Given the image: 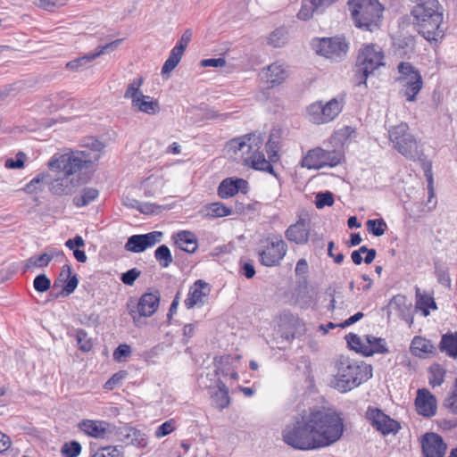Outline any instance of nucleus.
<instances>
[{
	"mask_svg": "<svg viewBox=\"0 0 457 457\" xmlns=\"http://www.w3.org/2000/svg\"><path fill=\"white\" fill-rule=\"evenodd\" d=\"M85 182L82 177H74L58 172L54 179H50L49 191L58 196L71 195Z\"/></svg>",
	"mask_w": 457,
	"mask_h": 457,
	"instance_id": "obj_15",
	"label": "nucleus"
},
{
	"mask_svg": "<svg viewBox=\"0 0 457 457\" xmlns=\"http://www.w3.org/2000/svg\"><path fill=\"white\" fill-rule=\"evenodd\" d=\"M445 374V369L441 365L434 363L429 368V384L432 386H440L444 382Z\"/></svg>",
	"mask_w": 457,
	"mask_h": 457,
	"instance_id": "obj_45",
	"label": "nucleus"
},
{
	"mask_svg": "<svg viewBox=\"0 0 457 457\" xmlns=\"http://www.w3.org/2000/svg\"><path fill=\"white\" fill-rule=\"evenodd\" d=\"M345 340L351 349L363 355V349L367 347L366 341L363 342L361 337L354 333H349L346 335Z\"/></svg>",
	"mask_w": 457,
	"mask_h": 457,
	"instance_id": "obj_49",
	"label": "nucleus"
},
{
	"mask_svg": "<svg viewBox=\"0 0 457 457\" xmlns=\"http://www.w3.org/2000/svg\"><path fill=\"white\" fill-rule=\"evenodd\" d=\"M414 6L411 14L418 31L428 41H437L444 37L441 29L443 9L438 0H411Z\"/></svg>",
	"mask_w": 457,
	"mask_h": 457,
	"instance_id": "obj_1",
	"label": "nucleus"
},
{
	"mask_svg": "<svg viewBox=\"0 0 457 457\" xmlns=\"http://www.w3.org/2000/svg\"><path fill=\"white\" fill-rule=\"evenodd\" d=\"M27 156L23 152H18L15 159L9 158L5 161L4 166L7 169H21L23 168Z\"/></svg>",
	"mask_w": 457,
	"mask_h": 457,
	"instance_id": "obj_59",
	"label": "nucleus"
},
{
	"mask_svg": "<svg viewBox=\"0 0 457 457\" xmlns=\"http://www.w3.org/2000/svg\"><path fill=\"white\" fill-rule=\"evenodd\" d=\"M399 77L396 81L403 87L406 100L413 102L423 87V80L420 71L410 62H401L398 64Z\"/></svg>",
	"mask_w": 457,
	"mask_h": 457,
	"instance_id": "obj_10",
	"label": "nucleus"
},
{
	"mask_svg": "<svg viewBox=\"0 0 457 457\" xmlns=\"http://www.w3.org/2000/svg\"><path fill=\"white\" fill-rule=\"evenodd\" d=\"M33 287L39 293L46 292L51 287V280L46 274H39L34 278Z\"/></svg>",
	"mask_w": 457,
	"mask_h": 457,
	"instance_id": "obj_57",
	"label": "nucleus"
},
{
	"mask_svg": "<svg viewBox=\"0 0 457 457\" xmlns=\"http://www.w3.org/2000/svg\"><path fill=\"white\" fill-rule=\"evenodd\" d=\"M428 299H434V298L432 296L428 295L421 294L420 292V289L417 288V291H416V307L422 312V313H423V315L425 317L429 315V311L428 310Z\"/></svg>",
	"mask_w": 457,
	"mask_h": 457,
	"instance_id": "obj_56",
	"label": "nucleus"
},
{
	"mask_svg": "<svg viewBox=\"0 0 457 457\" xmlns=\"http://www.w3.org/2000/svg\"><path fill=\"white\" fill-rule=\"evenodd\" d=\"M216 384L217 387L211 393L212 405L219 410H223L230 403L228 390L225 383L220 378L217 379Z\"/></svg>",
	"mask_w": 457,
	"mask_h": 457,
	"instance_id": "obj_29",
	"label": "nucleus"
},
{
	"mask_svg": "<svg viewBox=\"0 0 457 457\" xmlns=\"http://www.w3.org/2000/svg\"><path fill=\"white\" fill-rule=\"evenodd\" d=\"M91 457H123L118 446H106L100 448Z\"/></svg>",
	"mask_w": 457,
	"mask_h": 457,
	"instance_id": "obj_58",
	"label": "nucleus"
},
{
	"mask_svg": "<svg viewBox=\"0 0 457 457\" xmlns=\"http://www.w3.org/2000/svg\"><path fill=\"white\" fill-rule=\"evenodd\" d=\"M412 353L419 357H425L427 354H436V349L433 343L426 338L415 337L411 341Z\"/></svg>",
	"mask_w": 457,
	"mask_h": 457,
	"instance_id": "obj_32",
	"label": "nucleus"
},
{
	"mask_svg": "<svg viewBox=\"0 0 457 457\" xmlns=\"http://www.w3.org/2000/svg\"><path fill=\"white\" fill-rule=\"evenodd\" d=\"M287 41V31L285 28H278L270 33L268 43L274 47H281Z\"/></svg>",
	"mask_w": 457,
	"mask_h": 457,
	"instance_id": "obj_46",
	"label": "nucleus"
},
{
	"mask_svg": "<svg viewBox=\"0 0 457 457\" xmlns=\"http://www.w3.org/2000/svg\"><path fill=\"white\" fill-rule=\"evenodd\" d=\"M438 348L448 356L457 358V332L444 334L441 337Z\"/></svg>",
	"mask_w": 457,
	"mask_h": 457,
	"instance_id": "obj_34",
	"label": "nucleus"
},
{
	"mask_svg": "<svg viewBox=\"0 0 457 457\" xmlns=\"http://www.w3.org/2000/svg\"><path fill=\"white\" fill-rule=\"evenodd\" d=\"M141 271L137 268L130 269L121 274L120 280L123 284L132 286L137 278L140 276Z\"/></svg>",
	"mask_w": 457,
	"mask_h": 457,
	"instance_id": "obj_61",
	"label": "nucleus"
},
{
	"mask_svg": "<svg viewBox=\"0 0 457 457\" xmlns=\"http://www.w3.org/2000/svg\"><path fill=\"white\" fill-rule=\"evenodd\" d=\"M337 373L331 381L333 387L345 393L366 382L372 377L371 365L359 363L348 357L341 356L336 362Z\"/></svg>",
	"mask_w": 457,
	"mask_h": 457,
	"instance_id": "obj_3",
	"label": "nucleus"
},
{
	"mask_svg": "<svg viewBox=\"0 0 457 457\" xmlns=\"http://www.w3.org/2000/svg\"><path fill=\"white\" fill-rule=\"evenodd\" d=\"M82 146L87 148L86 151L90 153L91 156H96L97 161L100 157L99 154L104 149V145L95 137H88L85 139Z\"/></svg>",
	"mask_w": 457,
	"mask_h": 457,
	"instance_id": "obj_47",
	"label": "nucleus"
},
{
	"mask_svg": "<svg viewBox=\"0 0 457 457\" xmlns=\"http://www.w3.org/2000/svg\"><path fill=\"white\" fill-rule=\"evenodd\" d=\"M132 107L147 114H155L160 111L159 103L156 100L153 101L149 96L144 94L134 100Z\"/></svg>",
	"mask_w": 457,
	"mask_h": 457,
	"instance_id": "obj_35",
	"label": "nucleus"
},
{
	"mask_svg": "<svg viewBox=\"0 0 457 457\" xmlns=\"http://www.w3.org/2000/svg\"><path fill=\"white\" fill-rule=\"evenodd\" d=\"M120 436V440L127 445L145 447L147 444L145 434L132 427H125L121 428Z\"/></svg>",
	"mask_w": 457,
	"mask_h": 457,
	"instance_id": "obj_28",
	"label": "nucleus"
},
{
	"mask_svg": "<svg viewBox=\"0 0 457 457\" xmlns=\"http://www.w3.org/2000/svg\"><path fill=\"white\" fill-rule=\"evenodd\" d=\"M348 6L357 28L367 31L378 28L384 10L378 0H349Z\"/></svg>",
	"mask_w": 457,
	"mask_h": 457,
	"instance_id": "obj_6",
	"label": "nucleus"
},
{
	"mask_svg": "<svg viewBox=\"0 0 457 457\" xmlns=\"http://www.w3.org/2000/svg\"><path fill=\"white\" fill-rule=\"evenodd\" d=\"M163 237L162 231H152L146 234L130 236L126 244L125 249L131 253H142L160 243Z\"/></svg>",
	"mask_w": 457,
	"mask_h": 457,
	"instance_id": "obj_17",
	"label": "nucleus"
},
{
	"mask_svg": "<svg viewBox=\"0 0 457 457\" xmlns=\"http://www.w3.org/2000/svg\"><path fill=\"white\" fill-rule=\"evenodd\" d=\"M383 59V52L378 47L376 48L374 45H367L361 48L354 70L355 85L366 86L368 77L378 67L384 65Z\"/></svg>",
	"mask_w": 457,
	"mask_h": 457,
	"instance_id": "obj_8",
	"label": "nucleus"
},
{
	"mask_svg": "<svg viewBox=\"0 0 457 457\" xmlns=\"http://www.w3.org/2000/svg\"><path fill=\"white\" fill-rule=\"evenodd\" d=\"M160 303V295L155 293H145L139 298L137 305L131 306L128 303V311L133 318L134 322H137L140 317H150L158 309Z\"/></svg>",
	"mask_w": 457,
	"mask_h": 457,
	"instance_id": "obj_16",
	"label": "nucleus"
},
{
	"mask_svg": "<svg viewBox=\"0 0 457 457\" xmlns=\"http://www.w3.org/2000/svg\"><path fill=\"white\" fill-rule=\"evenodd\" d=\"M154 258L162 268L169 267L173 262L170 250L166 245H161L156 248Z\"/></svg>",
	"mask_w": 457,
	"mask_h": 457,
	"instance_id": "obj_41",
	"label": "nucleus"
},
{
	"mask_svg": "<svg viewBox=\"0 0 457 457\" xmlns=\"http://www.w3.org/2000/svg\"><path fill=\"white\" fill-rule=\"evenodd\" d=\"M310 220L300 218L295 224L290 225L285 231L286 238L296 245H305L310 237Z\"/></svg>",
	"mask_w": 457,
	"mask_h": 457,
	"instance_id": "obj_19",
	"label": "nucleus"
},
{
	"mask_svg": "<svg viewBox=\"0 0 457 457\" xmlns=\"http://www.w3.org/2000/svg\"><path fill=\"white\" fill-rule=\"evenodd\" d=\"M50 182V175L48 173H39L33 179L30 180L29 183H28L25 187V190L29 193L33 194L37 191H42V185L43 184H48Z\"/></svg>",
	"mask_w": 457,
	"mask_h": 457,
	"instance_id": "obj_42",
	"label": "nucleus"
},
{
	"mask_svg": "<svg viewBox=\"0 0 457 457\" xmlns=\"http://www.w3.org/2000/svg\"><path fill=\"white\" fill-rule=\"evenodd\" d=\"M96 161V156L86 150L66 149L62 154H54L48 162L52 171L65 173L74 177H82L81 171Z\"/></svg>",
	"mask_w": 457,
	"mask_h": 457,
	"instance_id": "obj_5",
	"label": "nucleus"
},
{
	"mask_svg": "<svg viewBox=\"0 0 457 457\" xmlns=\"http://www.w3.org/2000/svg\"><path fill=\"white\" fill-rule=\"evenodd\" d=\"M259 262L265 267L278 266L287 254V245L281 236H270L261 241Z\"/></svg>",
	"mask_w": 457,
	"mask_h": 457,
	"instance_id": "obj_9",
	"label": "nucleus"
},
{
	"mask_svg": "<svg viewBox=\"0 0 457 457\" xmlns=\"http://www.w3.org/2000/svg\"><path fill=\"white\" fill-rule=\"evenodd\" d=\"M334 204L333 194L329 191L320 192L315 196V205L318 209L331 206Z\"/></svg>",
	"mask_w": 457,
	"mask_h": 457,
	"instance_id": "obj_54",
	"label": "nucleus"
},
{
	"mask_svg": "<svg viewBox=\"0 0 457 457\" xmlns=\"http://www.w3.org/2000/svg\"><path fill=\"white\" fill-rule=\"evenodd\" d=\"M342 154L337 150H324L316 147L307 151L303 156L301 166L308 170H320L325 167H335L340 164Z\"/></svg>",
	"mask_w": 457,
	"mask_h": 457,
	"instance_id": "obj_12",
	"label": "nucleus"
},
{
	"mask_svg": "<svg viewBox=\"0 0 457 457\" xmlns=\"http://www.w3.org/2000/svg\"><path fill=\"white\" fill-rule=\"evenodd\" d=\"M421 167L424 171V175L426 177L427 182H428V203L431 202L432 198L435 197V191H434V179H433V173H432V163L431 162H428L426 160L425 155L421 157Z\"/></svg>",
	"mask_w": 457,
	"mask_h": 457,
	"instance_id": "obj_39",
	"label": "nucleus"
},
{
	"mask_svg": "<svg viewBox=\"0 0 457 457\" xmlns=\"http://www.w3.org/2000/svg\"><path fill=\"white\" fill-rule=\"evenodd\" d=\"M367 229L370 234L375 237H381L385 234L387 225L386 221L380 219L368 220L366 222Z\"/></svg>",
	"mask_w": 457,
	"mask_h": 457,
	"instance_id": "obj_44",
	"label": "nucleus"
},
{
	"mask_svg": "<svg viewBox=\"0 0 457 457\" xmlns=\"http://www.w3.org/2000/svg\"><path fill=\"white\" fill-rule=\"evenodd\" d=\"M388 133L395 149L399 154L409 160H421L423 156L422 145L409 132V126L406 123L392 127Z\"/></svg>",
	"mask_w": 457,
	"mask_h": 457,
	"instance_id": "obj_7",
	"label": "nucleus"
},
{
	"mask_svg": "<svg viewBox=\"0 0 457 457\" xmlns=\"http://www.w3.org/2000/svg\"><path fill=\"white\" fill-rule=\"evenodd\" d=\"M122 42V39H116L112 42H110L104 46H99V50L96 53L91 54V57H98L101 54H108L111 52H113L115 49L118 48V46Z\"/></svg>",
	"mask_w": 457,
	"mask_h": 457,
	"instance_id": "obj_62",
	"label": "nucleus"
},
{
	"mask_svg": "<svg viewBox=\"0 0 457 457\" xmlns=\"http://www.w3.org/2000/svg\"><path fill=\"white\" fill-rule=\"evenodd\" d=\"M344 108V101L332 98L326 104L317 101L307 107L309 120L315 124H324L334 120Z\"/></svg>",
	"mask_w": 457,
	"mask_h": 457,
	"instance_id": "obj_11",
	"label": "nucleus"
},
{
	"mask_svg": "<svg viewBox=\"0 0 457 457\" xmlns=\"http://www.w3.org/2000/svg\"><path fill=\"white\" fill-rule=\"evenodd\" d=\"M99 192L93 187H85L82 194L73 197V204L77 207H83L88 205L91 202L96 199Z\"/></svg>",
	"mask_w": 457,
	"mask_h": 457,
	"instance_id": "obj_38",
	"label": "nucleus"
},
{
	"mask_svg": "<svg viewBox=\"0 0 457 457\" xmlns=\"http://www.w3.org/2000/svg\"><path fill=\"white\" fill-rule=\"evenodd\" d=\"M94 59L96 58L91 57V54H89L67 62L66 68L74 71H79L83 68H86L87 64Z\"/></svg>",
	"mask_w": 457,
	"mask_h": 457,
	"instance_id": "obj_52",
	"label": "nucleus"
},
{
	"mask_svg": "<svg viewBox=\"0 0 457 457\" xmlns=\"http://www.w3.org/2000/svg\"><path fill=\"white\" fill-rule=\"evenodd\" d=\"M81 452V445L77 441L65 443L62 447V453L64 457H77Z\"/></svg>",
	"mask_w": 457,
	"mask_h": 457,
	"instance_id": "obj_55",
	"label": "nucleus"
},
{
	"mask_svg": "<svg viewBox=\"0 0 457 457\" xmlns=\"http://www.w3.org/2000/svg\"><path fill=\"white\" fill-rule=\"evenodd\" d=\"M337 0H310L303 2L302 7L297 13L300 20L307 21L313 13H322L324 10Z\"/></svg>",
	"mask_w": 457,
	"mask_h": 457,
	"instance_id": "obj_24",
	"label": "nucleus"
},
{
	"mask_svg": "<svg viewBox=\"0 0 457 457\" xmlns=\"http://www.w3.org/2000/svg\"><path fill=\"white\" fill-rule=\"evenodd\" d=\"M288 76L282 64L274 62L267 67L266 78L271 87L281 84Z\"/></svg>",
	"mask_w": 457,
	"mask_h": 457,
	"instance_id": "obj_33",
	"label": "nucleus"
},
{
	"mask_svg": "<svg viewBox=\"0 0 457 457\" xmlns=\"http://www.w3.org/2000/svg\"><path fill=\"white\" fill-rule=\"evenodd\" d=\"M175 245L182 251L188 253H194L197 248V238L195 235L189 230H181L172 236Z\"/></svg>",
	"mask_w": 457,
	"mask_h": 457,
	"instance_id": "obj_26",
	"label": "nucleus"
},
{
	"mask_svg": "<svg viewBox=\"0 0 457 457\" xmlns=\"http://www.w3.org/2000/svg\"><path fill=\"white\" fill-rule=\"evenodd\" d=\"M239 273L246 278H252L254 277L256 272L255 268L251 262H240Z\"/></svg>",
	"mask_w": 457,
	"mask_h": 457,
	"instance_id": "obj_63",
	"label": "nucleus"
},
{
	"mask_svg": "<svg viewBox=\"0 0 457 457\" xmlns=\"http://www.w3.org/2000/svg\"><path fill=\"white\" fill-rule=\"evenodd\" d=\"M444 406L457 415V378L449 395L444 401Z\"/></svg>",
	"mask_w": 457,
	"mask_h": 457,
	"instance_id": "obj_53",
	"label": "nucleus"
},
{
	"mask_svg": "<svg viewBox=\"0 0 457 457\" xmlns=\"http://www.w3.org/2000/svg\"><path fill=\"white\" fill-rule=\"evenodd\" d=\"M78 427L91 437L104 438L108 431L109 424L104 420H83Z\"/></svg>",
	"mask_w": 457,
	"mask_h": 457,
	"instance_id": "obj_25",
	"label": "nucleus"
},
{
	"mask_svg": "<svg viewBox=\"0 0 457 457\" xmlns=\"http://www.w3.org/2000/svg\"><path fill=\"white\" fill-rule=\"evenodd\" d=\"M312 46L318 54L336 62L345 58L348 51V44L341 37L316 38Z\"/></svg>",
	"mask_w": 457,
	"mask_h": 457,
	"instance_id": "obj_13",
	"label": "nucleus"
},
{
	"mask_svg": "<svg viewBox=\"0 0 457 457\" xmlns=\"http://www.w3.org/2000/svg\"><path fill=\"white\" fill-rule=\"evenodd\" d=\"M127 372L125 370H120L115 374H113L104 384V388L108 390H112L116 386H120L122 380L126 378Z\"/></svg>",
	"mask_w": 457,
	"mask_h": 457,
	"instance_id": "obj_60",
	"label": "nucleus"
},
{
	"mask_svg": "<svg viewBox=\"0 0 457 457\" xmlns=\"http://www.w3.org/2000/svg\"><path fill=\"white\" fill-rule=\"evenodd\" d=\"M365 418L373 428L384 436L396 434L401 428L397 420L386 415L378 407L369 406L365 412Z\"/></svg>",
	"mask_w": 457,
	"mask_h": 457,
	"instance_id": "obj_14",
	"label": "nucleus"
},
{
	"mask_svg": "<svg viewBox=\"0 0 457 457\" xmlns=\"http://www.w3.org/2000/svg\"><path fill=\"white\" fill-rule=\"evenodd\" d=\"M283 441L297 450L318 449V440L315 437L312 425L309 422L308 414L296 418L286 426L282 431Z\"/></svg>",
	"mask_w": 457,
	"mask_h": 457,
	"instance_id": "obj_4",
	"label": "nucleus"
},
{
	"mask_svg": "<svg viewBox=\"0 0 457 457\" xmlns=\"http://www.w3.org/2000/svg\"><path fill=\"white\" fill-rule=\"evenodd\" d=\"M233 362V358L231 355H223L220 357H215L213 360V365L215 368V375H222L223 377L228 376L230 370L232 369L231 365Z\"/></svg>",
	"mask_w": 457,
	"mask_h": 457,
	"instance_id": "obj_37",
	"label": "nucleus"
},
{
	"mask_svg": "<svg viewBox=\"0 0 457 457\" xmlns=\"http://www.w3.org/2000/svg\"><path fill=\"white\" fill-rule=\"evenodd\" d=\"M366 341L367 347L363 350L364 356H371L375 353H388V348L386 346V341L384 338L376 337L371 335H367L364 338Z\"/></svg>",
	"mask_w": 457,
	"mask_h": 457,
	"instance_id": "obj_31",
	"label": "nucleus"
},
{
	"mask_svg": "<svg viewBox=\"0 0 457 457\" xmlns=\"http://www.w3.org/2000/svg\"><path fill=\"white\" fill-rule=\"evenodd\" d=\"M415 406L419 414L424 417H432L436 411V397L428 389H419L415 399Z\"/></svg>",
	"mask_w": 457,
	"mask_h": 457,
	"instance_id": "obj_21",
	"label": "nucleus"
},
{
	"mask_svg": "<svg viewBox=\"0 0 457 457\" xmlns=\"http://www.w3.org/2000/svg\"><path fill=\"white\" fill-rule=\"evenodd\" d=\"M131 353V348L129 345H120L113 352V358L116 361H120L122 358L129 356Z\"/></svg>",
	"mask_w": 457,
	"mask_h": 457,
	"instance_id": "obj_64",
	"label": "nucleus"
},
{
	"mask_svg": "<svg viewBox=\"0 0 457 457\" xmlns=\"http://www.w3.org/2000/svg\"><path fill=\"white\" fill-rule=\"evenodd\" d=\"M63 282L62 291L55 295V298L59 296L66 297L72 294L78 287L79 279L77 274H72V270L70 264H64L62 267L61 272L57 280L54 283V287L58 286V282Z\"/></svg>",
	"mask_w": 457,
	"mask_h": 457,
	"instance_id": "obj_23",
	"label": "nucleus"
},
{
	"mask_svg": "<svg viewBox=\"0 0 457 457\" xmlns=\"http://www.w3.org/2000/svg\"><path fill=\"white\" fill-rule=\"evenodd\" d=\"M54 259L53 254H47V253H44L37 256H31L26 261V264L24 266V272L28 270L37 267L43 268L48 266L50 262Z\"/></svg>",
	"mask_w": 457,
	"mask_h": 457,
	"instance_id": "obj_40",
	"label": "nucleus"
},
{
	"mask_svg": "<svg viewBox=\"0 0 457 457\" xmlns=\"http://www.w3.org/2000/svg\"><path fill=\"white\" fill-rule=\"evenodd\" d=\"M211 287L208 283L202 279L196 280L189 288L187 296L184 301L185 306L187 309H192L196 305H204V298L209 295Z\"/></svg>",
	"mask_w": 457,
	"mask_h": 457,
	"instance_id": "obj_20",
	"label": "nucleus"
},
{
	"mask_svg": "<svg viewBox=\"0 0 457 457\" xmlns=\"http://www.w3.org/2000/svg\"><path fill=\"white\" fill-rule=\"evenodd\" d=\"M248 182L244 179L227 178L223 179L218 187V195L222 199H227L236 195L239 191L246 193Z\"/></svg>",
	"mask_w": 457,
	"mask_h": 457,
	"instance_id": "obj_22",
	"label": "nucleus"
},
{
	"mask_svg": "<svg viewBox=\"0 0 457 457\" xmlns=\"http://www.w3.org/2000/svg\"><path fill=\"white\" fill-rule=\"evenodd\" d=\"M435 274L440 284L445 287H450L451 278L448 275L447 269L444 263H441L438 261L435 262Z\"/></svg>",
	"mask_w": 457,
	"mask_h": 457,
	"instance_id": "obj_51",
	"label": "nucleus"
},
{
	"mask_svg": "<svg viewBox=\"0 0 457 457\" xmlns=\"http://www.w3.org/2000/svg\"><path fill=\"white\" fill-rule=\"evenodd\" d=\"M76 340L79 350L82 352H89L93 347L91 339L87 337V333L82 328H79L76 331Z\"/></svg>",
	"mask_w": 457,
	"mask_h": 457,
	"instance_id": "obj_50",
	"label": "nucleus"
},
{
	"mask_svg": "<svg viewBox=\"0 0 457 457\" xmlns=\"http://www.w3.org/2000/svg\"><path fill=\"white\" fill-rule=\"evenodd\" d=\"M143 78L140 77L137 79L134 80L132 83H130L124 94L125 98H131L132 104L134 103V100L137 98L142 96L143 93L140 91V87L143 84Z\"/></svg>",
	"mask_w": 457,
	"mask_h": 457,
	"instance_id": "obj_48",
	"label": "nucleus"
},
{
	"mask_svg": "<svg viewBox=\"0 0 457 457\" xmlns=\"http://www.w3.org/2000/svg\"><path fill=\"white\" fill-rule=\"evenodd\" d=\"M262 144L261 137L254 134H247L243 137L230 140L229 145L235 151H242L245 146L248 151L253 150L254 147L260 148Z\"/></svg>",
	"mask_w": 457,
	"mask_h": 457,
	"instance_id": "obj_30",
	"label": "nucleus"
},
{
	"mask_svg": "<svg viewBox=\"0 0 457 457\" xmlns=\"http://www.w3.org/2000/svg\"><path fill=\"white\" fill-rule=\"evenodd\" d=\"M423 457H444L447 445L443 437L436 433H426L421 439Z\"/></svg>",
	"mask_w": 457,
	"mask_h": 457,
	"instance_id": "obj_18",
	"label": "nucleus"
},
{
	"mask_svg": "<svg viewBox=\"0 0 457 457\" xmlns=\"http://www.w3.org/2000/svg\"><path fill=\"white\" fill-rule=\"evenodd\" d=\"M259 148L254 147L253 154L249 157V159H245V162L250 165L253 169L266 171L270 174L277 176L273 166L270 163V161H267L265 159L264 154L262 152L258 151Z\"/></svg>",
	"mask_w": 457,
	"mask_h": 457,
	"instance_id": "obj_27",
	"label": "nucleus"
},
{
	"mask_svg": "<svg viewBox=\"0 0 457 457\" xmlns=\"http://www.w3.org/2000/svg\"><path fill=\"white\" fill-rule=\"evenodd\" d=\"M207 210L208 215L213 218L225 217L233 213V207H228L220 202L209 204Z\"/></svg>",
	"mask_w": 457,
	"mask_h": 457,
	"instance_id": "obj_43",
	"label": "nucleus"
},
{
	"mask_svg": "<svg viewBox=\"0 0 457 457\" xmlns=\"http://www.w3.org/2000/svg\"><path fill=\"white\" fill-rule=\"evenodd\" d=\"M308 416L320 448L331 445L342 437L345 425L339 412L332 409H314Z\"/></svg>",
	"mask_w": 457,
	"mask_h": 457,
	"instance_id": "obj_2",
	"label": "nucleus"
},
{
	"mask_svg": "<svg viewBox=\"0 0 457 457\" xmlns=\"http://www.w3.org/2000/svg\"><path fill=\"white\" fill-rule=\"evenodd\" d=\"M181 49L182 47L180 46H174L171 49L168 59L165 61L162 68V74H168L177 67L184 54V52Z\"/></svg>",
	"mask_w": 457,
	"mask_h": 457,
	"instance_id": "obj_36",
	"label": "nucleus"
}]
</instances>
